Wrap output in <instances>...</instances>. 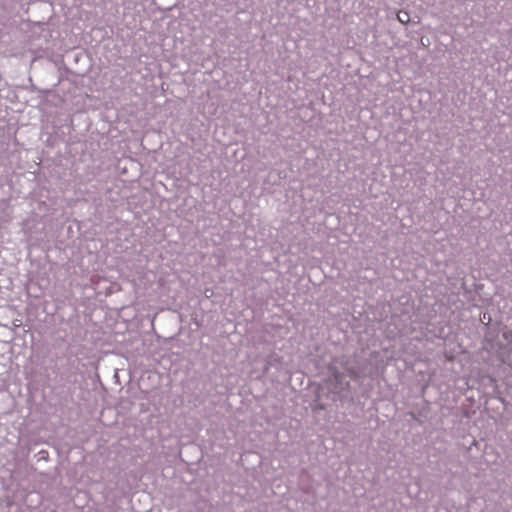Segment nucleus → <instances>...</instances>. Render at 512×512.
Here are the masks:
<instances>
[{"mask_svg":"<svg viewBox=\"0 0 512 512\" xmlns=\"http://www.w3.org/2000/svg\"><path fill=\"white\" fill-rule=\"evenodd\" d=\"M330 376L328 383L335 393H340L349 387L346 377L356 378L357 373L354 369L348 367V362L344 358H336L329 365Z\"/></svg>","mask_w":512,"mask_h":512,"instance_id":"f257e3e1","label":"nucleus"},{"mask_svg":"<svg viewBox=\"0 0 512 512\" xmlns=\"http://www.w3.org/2000/svg\"><path fill=\"white\" fill-rule=\"evenodd\" d=\"M397 19L402 24H407L410 21V15L407 11H399L397 14Z\"/></svg>","mask_w":512,"mask_h":512,"instance_id":"f03ea898","label":"nucleus"}]
</instances>
